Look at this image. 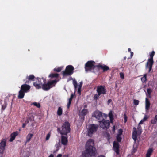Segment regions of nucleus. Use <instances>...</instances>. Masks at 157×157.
<instances>
[{
	"label": "nucleus",
	"mask_w": 157,
	"mask_h": 157,
	"mask_svg": "<svg viewBox=\"0 0 157 157\" xmlns=\"http://www.w3.org/2000/svg\"><path fill=\"white\" fill-rule=\"evenodd\" d=\"M120 76L121 78L122 79H124V74L123 73H122V72L120 73Z\"/></svg>",
	"instance_id": "obj_41"
},
{
	"label": "nucleus",
	"mask_w": 157,
	"mask_h": 157,
	"mask_svg": "<svg viewBox=\"0 0 157 157\" xmlns=\"http://www.w3.org/2000/svg\"><path fill=\"white\" fill-rule=\"evenodd\" d=\"M112 101L111 99H109L108 101V103L109 104Z\"/></svg>",
	"instance_id": "obj_46"
},
{
	"label": "nucleus",
	"mask_w": 157,
	"mask_h": 157,
	"mask_svg": "<svg viewBox=\"0 0 157 157\" xmlns=\"http://www.w3.org/2000/svg\"><path fill=\"white\" fill-rule=\"evenodd\" d=\"M63 67H61L57 68H56L54 69V70L57 72H59L62 69Z\"/></svg>",
	"instance_id": "obj_31"
},
{
	"label": "nucleus",
	"mask_w": 157,
	"mask_h": 157,
	"mask_svg": "<svg viewBox=\"0 0 157 157\" xmlns=\"http://www.w3.org/2000/svg\"><path fill=\"white\" fill-rule=\"evenodd\" d=\"M97 67L102 69L103 71H106L109 69V67L105 65L99 64L97 66Z\"/></svg>",
	"instance_id": "obj_21"
},
{
	"label": "nucleus",
	"mask_w": 157,
	"mask_h": 157,
	"mask_svg": "<svg viewBox=\"0 0 157 157\" xmlns=\"http://www.w3.org/2000/svg\"><path fill=\"white\" fill-rule=\"evenodd\" d=\"M62 112L63 110L62 108L60 107H59L57 112V114L58 116H61L62 114Z\"/></svg>",
	"instance_id": "obj_25"
},
{
	"label": "nucleus",
	"mask_w": 157,
	"mask_h": 157,
	"mask_svg": "<svg viewBox=\"0 0 157 157\" xmlns=\"http://www.w3.org/2000/svg\"><path fill=\"white\" fill-rule=\"evenodd\" d=\"M155 52L154 51H152L150 55V58H149V59H153V57L155 54Z\"/></svg>",
	"instance_id": "obj_36"
},
{
	"label": "nucleus",
	"mask_w": 157,
	"mask_h": 157,
	"mask_svg": "<svg viewBox=\"0 0 157 157\" xmlns=\"http://www.w3.org/2000/svg\"><path fill=\"white\" fill-rule=\"evenodd\" d=\"M6 140L5 139L2 140L0 143V157H2L6 145Z\"/></svg>",
	"instance_id": "obj_12"
},
{
	"label": "nucleus",
	"mask_w": 157,
	"mask_h": 157,
	"mask_svg": "<svg viewBox=\"0 0 157 157\" xmlns=\"http://www.w3.org/2000/svg\"><path fill=\"white\" fill-rule=\"evenodd\" d=\"M147 92L148 94V96L149 97H151V92H152V90L150 88L148 89L147 90Z\"/></svg>",
	"instance_id": "obj_32"
},
{
	"label": "nucleus",
	"mask_w": 157,
	"mask_h": 157,
	"mask_svg": "<svg viewBox=\"0 0 157 157\" xmlns=\"http://www.w3.org/2000/svg\"><path fill=\"white\" fill-rule=\"evenodd\" d=\"M33 136V135L32 134H28L26 137V142H29V141L31 138H32V137Z\"/></svg>",
	"instance_id": "obj_30"
},
{
	"label": "nucleus",
	"mask_w": 157,
	"mask_h": 157,
	"mask_svg": "<svg viewBox=\"0 0 157 157\" xmlns=\"http://www.w3.org/2000/svg\"><path fill=\"white\" fill-rule=\"evenodd\" d=\"M20 91H19V92H18V98L19 99H20Z\"/></svg>",
	"instance_id": "obj_49"
},
{
	"label": "nucleus",
	"mask_w": 157,
	"mask_h": 157,
	"mask_svg": "<svg viewBox=\"0 0 157 157\" xmlns=\"http://www.w3.org/2000/svg\"><path fill=\"white\" fill-rule=\"evenodd\" d=\"M94 141L92 139L88 140L86 144V149L94 150L95 151V149L94 147Z\"/></svg>",
	"instance_id": "obj_6"
},
{
	"label": "nucleus",
	"mask_w": 157,
	"mask_h": 157,
	"mask_svg": "<svg viewBox=\"0 0 157 157\" xmlns=\"http://www.w3.org/2000/svg\"><path fill=\"white\" fill-rule=\"evenodd\" d=\"M142 132V128L140 125L139 124L137 128V132L136 130V128H133V132L132 133V138L135 142H136L137 140V133L139 134H140Z\"/></svg>",
	"instance_id": "obj_5"
},
{
	"label": "nucleus",
	"mask_w": 157,
	"mask_h": 157,
	"mask_svg": "<svg viewBox=\"0 0 157 157\" xmlns=\"http://www.w3.org/2000/svg\"><path fill=\"white\" fill-rule=\"evenodd\" d=\"M50 133H49L47 134V135L46 136V140H49L50 137Z\"/></svg>",
	"instance_id": "obj_40"
},
{
	"label": "nucleus",
	"mask_w": 157,
	"mask_h": 157,
	"mask_svg": "<svg viewBox=\"0 0 157 157\" xmlns=\"http://www.w3.org/2000/svg\"><path fill=\"white\" fill-rule=\"evenodd\" d=\"M123 131L122 129H119L118 130L117 135V139L119 142H120L121 140V135L122 134Z\"/></svg>",
	"instance_id": "obj_18"
},
{
	"label": "nucleus",
	"mask_w": 157,
	"mask_h": 157,
	"mask_svg": "<svg viewBox=\"0 0 157 157\" xmlns=\"http://www.w3.org/2000/svg\"><path fill=\"white\" fill-rule=\"evenodd\" d=\"M88 113V110L86 109H83L81 112L80 114L82 116L86 115Z\"/></svg>",
	"instance_id": "obj_27"
},
{
	"label": "nucleus",
	"mask_w": 157,
	"mask_h": 157,
	"mask_svg": "<svg viewBox=\"0 0 157 157\" xmlns=\"http://www.w3.org/2000/svg\"><path fill=\"white\" fill-rule=\"evenodd\" d=\"M43 83L42 84V89L44 90H48L51 88L55 86V84L56 83V80H54L48 82L47 83H45V79L43 78H42Z\"/></svg>",
	"instance_id": "obj_2"
},
{
	"label": "nucleus",
	"mask_w": 157,
	"mask_h": 157,
	"mask_svg": "<svg viewBox=\"0 0 157 157\" xmlns=\"http://www.w3.org/2000/svg\"><path fill=\"white\" fill-rule=\"evenodd\" d=\"M156 120L155 119V118L154 119H152L151 120V124H156V122H157V121H155Z\"/></svg>",
	"instance_id": "obj_39"
},
{
	"label": "nucleus",
	"mask_w": 157,
	"mask_h": 157,
	"mask_svg": "<svg viewBox=\"0 0 157 157\" xmlns=\"http://www.w3.org/2000/svg\"><path fill=\"white\" fill-rule=\"evenodd\" d=\"M109 117L110 122L111 123H113V115L112 114V112L110 111L109 114Z\"/></svg>",
	"instance_id": "obj_26"
},
{
	"label": "nucleus",
	"mask_w": 157,
	"mask_h": 157,
	"mask_svg": "<svg viewBox=\"0 0 157 157\" xmlns=\"http://www.w3.org/2000/svg\"><path fill=\"white\" fill-rule=\"evenodd\" d=\"M153 60L152 59H148L147 62L146 66V68H149V72H150L152 69V65L153 64Z\"/></svg>",
	"instance_id": "obj_15"
},
{
	"label": "nucleus",
	"mask_w": 157,
	"mask_h": 157,
	"mask_svg": "<svg viewBox=\"0 0 157 157\" xmlns=\"http://www.w3.org/2000/svg\"><path fill=\"white\" fill-rule=\"evenodd\" d=\"M82 83H83L81 81L78 85V93L80 94L81 89V88H82Z\"/></svg>",
	"instance_id": "obj_29"
},
{
	"label": "nucleus",
	"mask_w": 157,
	"mask_h": 157,
	"mask_svg": "<svg viewBox=\"0 0 157 157\" xmlns=\"http://www.w3.org/2000/svg\"><path fill=\"white\" fill-rule=\"evenodd\" d=\"M34 76L33 75H29V76H28L27 77V78L29 80H32L34 79Z\"/></svg>",
	"instance_id": "obj_34"
},
{
	"label": "nucleus",
	"mask_w": 157,
	"mask_h": 157,
	"mask_svg": "<svg viewBox=\"0 0 157 157\" xmlns=\"http://www.w3.org/2000/svg\"><path fill=\"white\" fill-rule=\"evenodd\" d=\"M95 67V63L94 61H89L85 64V68L86 71L93 70Z\"/></svg>",
	"instance_id": "obj_8"
},
{
	"label": "nucleus",
	"mask_w": 157,
	"mask_h": 157,
	"mask_svg": "<svg viewBox=\"0 0 157 157\" xmlns=\"http://www.w3.org/2000/svg\"><path fill=\"white\" fill-rule=\"evenodd\" d=\"M58 74L56 73V74H51L49 75V77L51 78H53V77H58Z\"/></svg>",
	"instance_id": "obj_33"
},
{
	"label": "nucleus",
	"mask_w": 157,
	"mask_h": 157,
	"mask_svg": "<svg viewBox=\"0 0 157 157\" xmlns=\"http://www.w3.org/2000/svg\"><path fill=\"white\" fill-rule=\"evenodd\" d=\"M18 135V132H14L12 133L10 135L11 138L9 140L10 142H12L15 139L16 136Z\"/></svg>",
	"instance_id": "obj_20"
},
{
	"label": "nucleus",
	"mask_w": 157,
	"mask_h": 157,
	"mask_svg": "<svg viewBox=\"0 0 157 157\" xmlns=\"http://www.w3.org/2000/svg\"><path fill=\"white\" fill-rule=\"evenodd\" d=\"M93 116L98 120H99L102 118L103 116H104L105 117H107V115L105 114H102L101 112L96 111L93 113Z\"/></svg>",
	"instance_id": "obj_13"
},
{
	"label": "nucleus",
	"mask_w": 157,
	"mask_h": 157,
	"mask_svg": "<svg viewBox=\"0 0 157 157\" xmlns=\"http://www.w3.org/2000/svg\"><path fill=\"white\" fill-rule=\"evenodd\" d=\"M113 129H114V130H115V126H113Z\"/></svg>",
	"instance_id": "obj_54"
},
{
	"label": "nucleus",
	"mask_w": 157,
	"mask_h": 157,
	"mask_svg": "<svg viewBox=\"0 0 157 157\" xmlns=\"http://www.w3.org/2000/svg\"><path fill=\"white\" fill-rule=\"evenodd\" d=\"M62 155L61 154H59L57 155L56 157H61Z\"/></svg>",
	"instance_id": "obj_47"
},
{
	"label": "nucleus",
	"mask_w": 157,
	"mask_h": 157,
	"mask_svg": "<svg viewBox=\"0 0 157 157\" xmlns=\"http://www.w3.org/2000/svg\"><path fill=\"white\" fill-rule=\"evenodd\" d=\"M73 84L75 90L77 88L78 84L76 81L75 79L73 80Z\"/></svg>",
	"instance_id": "obj_28"
},
{
	"label": "nucleus",
	"mask_w": 157,
	"mask_h": 157,
	"mask_svg": "<svg viewBox=\"0 0 157 157\" xmlns=\"http://www.w3.org/2000/svg\"><path fill=\"white\" fill-rule=\"evenodd\" d=\"M149 117V116L145 114L143 118L141 120V121L139 123V125L143 124V123L145 121H147Z\"/></svg>",
	"instance_id": "obj_23"
},
{
	"label": "nucleus",
	"mask_w": 157,
	"mask_h": 157,
	"mask_svg": "<svg viewBox=\"0 0 157 157\" xmlns=\"http://www.w3.org/2000/svg\"><path fill=\"white\" fill-rule=\"evenodd\" d=\"M98 127V125L92 124L89 125L88 130V135L89 136H91L93 134L96 132Z\"/></svg>",
	"instance_id": "obj_4"
},
{
	"label": "nucleus",
	"mask_w": 157,
	"mask_h": 157,
	"mask_svg": "<svg viewBox=\"0 0 157 157\" xmlns=\"http://www.w3.org/2000/svg\"><path fill=\"white\" fill-rule=\"evenodd\" d=\"M97 91L98 95H100L101 94H105L106 92L104 88L102 86L98 87Z\"/></svg>",
	"instance_id": "obj_16"
},
{
	"label": "nucleus",
	"mask_w": 157,
	"mask_h": 157,
	"mask_svg": "<svg viewBox=\"0 0 157 157\" xmlns=\"http://www.w3.org/2000/svg\"><path fill=\"white\" fill-rule=\"evenodd\" d=\"M68 142L67 138L66 136H62L61 137V142L62 144L63 145H67Z\"/></svg>",
	"instance_id": "obj_22"
},
{
	"label": "nucleus",
	"mask_w": 157,
	"mask_h": 157,
	"mask_svg": "<svg viewBox=\"0 0 157 157\" xmlns=\"http://www.w3.org/2000/svg\"><path fill=\"white\" fill-rule=\"evenodd\" d=\"M71 101H69L68 102V103L67 104V107L68 108H69L70 105H71Z\"/></svg>",
	"instance_id": "obj_43"
},
{
	"label": "nucleus",
	"mask_w": 157,
	"mask_h": 157,
	"mask_svg": "<svg viewBox=\"0 0 157 157\" xmlns=\"http://www.w3.org/2000/svg\"><path fill=\"white\" fill-rule=\"evenodd\" d=\"M124 121L125 123H126L127 121V117L125 114L124 115Z\"/></svg>",
	"instance_id": "obj_42"
},
{
	"label": "nucleus",
	"mask_w": 157,
	"mask_h": 157,
	"mask_svg": "<svg viewBox=\"0 0 157 157\" xmlns=\"http://www.w3.org/2000/svg\"><path fill=\"white\" fill-rule=\"evenodd\" d=\"M25 125H26L25 124L23 123V125H22V127L23 128H24L25 127Z\"/></svg>",
	"instance_id": "obj_51"
},
{
	"label": "nucleus",
	"mask_w": 157,
	"mask_h": 157,
	"mask_svg": "<svg viewBox=\"0 0 157 157\" xmlns=\"http://www.w3.org/2000/svg\"><path fill=\"white\" fill-rule=\"evenodd\" d=\"M30 88L31 87L29 85L26 84H24L21 86L20 90V99L24 97L25 93L28 92Z\"/></svg>",
	"instance_id": "obj_3"
},
{
	"label": "nucleus",
	"mask_w": 157,
	"mask_h": 157,
	"mask_svg": "<svg viewBox=\"0 0 157 157\" xmlns=\"http://www.w3.org/2000/svg\"><path fill=\"white\" fill-rule=\"evenodd\" d=\"M14 98V96L12 95H9L7 96V98L4 101V104L2 105L1 108L2 112H3L4 111L5 108L7 106V103L6 102V101L9 99H10V101L12 102Z\"/></svg>",
	"instance_id": "obj_10"
},
{
	"label": "nucleus",
	"mask_w": 157,
	"mask_h": 157,
	"mask_svg": "<svg viewBox=\"0 0 157 157\" xmlns=\"http://www.w3.org/2000/svg\"><path fill=\"white\" fill-rule=\"evenodd\" d=\"M37 79L38 81L34 82L33 83V85L36 88L39 89L42 87L43 84V81L42 82V78H37Z\"/></svg>",
	"instance_id": "obj_14"
},
{
	"label": "nucleus",
	"mask_w": 157,
	"mask_h": 157,
	"mask_svg": "<svg viewBox=\"0 0 157 157\" xmlns=\"http://www.w3.org/2000/svg\"><path fill=\"white\" fill-rule=\"evenodd\" d=\"M95 154V151L94 150H91L90 149H86L85 151H84L82 153V157H91L94 156Z\"/></svg>",
	"instance_id": "obj_7"
},
{
	"label": "nucleus",
	"mask_w": 157,
	"mask_h": 157,
	"mask_svg": "<svg viewBox=\"0 0 157 157\" xmlns=\"http://www.w3.org/2000/svg\"><path fill=\"white\" fill-rule=\"evenodd\" d=\"M150 105V103L148 99L147 98H145V108L147 112L148 111Z\"/></svg>",
	"instance_id": "obj_19"
},
{
	"label": "nucleus",
	"mask_w": 157,
	"mask_h": 157,
	"mask_svg": "<svg viewBox=\"0 0 157 157\" xmlns=\"http://www.w3.org/2000/svg\"><path fill=\"white\" fill-rule=\"evenodd\" d=\"M33 104L35 106H36L37 107L39 108L40 107V106L39 103L37 102H34Z\"/></svg>",
	"instance_id": "obj_37"
},
{
	"label": "nucleus",
	"mask_w": 157,
	"mask_h": 157,
	"mask_svg": "<svg viewBox=\"0 0 157 157\" xmlns=\"http://www.w3.org/2000/svg\"><path fill=\"white\" fill-rule=\"evenodd\" d=\"M99 95H98V94H96L94 96V98L95 99H97L98 98Z\"/></svg>",
	"instance_id": "obj_45"
},
{
	"label": "nucleus",
	"mask_w": 157,
	"mask_h": 157,
	"mask_svg": "<svg viewBox=\"0 0 157 157\" xmlns=\"http://www.w3.org/2000/svg\"><path fill=\"white\" fill-rule=\"evenodd\" d=\"M100 127L104 129H106L109 127L110 124L108 120L103 119L102 121H99Z\"/></svg>",
	"instance_id": "obj_11"
},
{
	"label": "nucleus",
	"mask_w": 157,
	"mask_h": 157,
	"mask_svg": "<svg viewBox=\"0 0 157 157\" xmlns=\"http://www.w3.org/2000/svg\"><path fill=\"white\" fill-rule=\"evenodd\" d=\"M73 94H72L71 95V96L70 97V98L69 99V101H72V100L73 98Z\"/></svg>",
	"instance_id": "obj_44"
},
{
	"label": "nucleus",
	"mask_w": 157,
	"mask_h": 157,
	"mask_svg": "<svg viewBox=\"0 0 157 157\" xmlns=\"http://www.w3.org/2000/svg\"><path fill=\"white\" fill-rule=\"evenodd\" d=\"M141 80L143 82H145L146 80V75H144V76L141 78Z\"/></svg>",
	"instance_id": "obj_35"
},
{
	"label": "nucleus",
	"mask_w": 157,
	"mask_h": 157,
	"mask_svg": "<svg viewBox=\"0 0 157 157\" xmlns=\"http://www.w3.org/2000/svg\"><path fill=\"white\" fill-rule=\"evenodd\" d=\"M113 147L115 151L117 154H118L119 153V144L117 141H114L113 142Z\"/></svg>",
	"instance_id": "obj_17"
},
{
	"label": "nucleus",
	"mask_w": 157,
	"mask_h": 157,
	"mask_svg": "<svg viewBox=\"0 0 157 157\" xmlns=\"http://www.w3.org/2000/svg\"><path fill=\"white\" fill-rule=\"evenodd\" d=\"M58 130L62 135H67L70 132V125L68 122H65L62 126V128H58Z\"/></svg>",
	"instance_id": "obj_1"
},
{
	"label": "nucleus",
	"mask_w": 157,
	"mask_h": 157,
	"mask_svg": "<svg viewBox=\"0 0 157 157\" xmlns=\"http://www.w3.org/2000/svg\"><path fill=\"white\" fill-rule=\"evenodd\" d=\"M139 101L138 100H136L135 99L133 100L134 104L135 105H138L139 103Z\"/></svg>",
	"instance_id": "obj_38"
},
{
	"label": "nucleus",
	"mask_w": 157,
	"mask_h": 157,
	"mask_svg": "<svg viewBox=\"0 0 157 157\" xmlns=\"http://www.w3.org/2000/svg\"><path fill=\"white\" fill-rule=\"evenodd\" d=\"M48 157H54V156L53 155L51 154L48 156Z\"/></svg>",
	"instance_id": "obj_50"
},
{
	"label": "nucleus",
	"mask_w": 157,
	"mask_h": 157,
	"mask_svg": "<svg viewBox=\"0 0 157 157\" xmlns=\"http://www.w3.org/2000/svg\"><path fill=\"white\" fill-rule=\"evenodd\" d=\"M63 157H67V156L66 155H64L63 156Z\"/></svg>",
	"instance_id": "obj_53"
},
{
	"label": "nucleus",
	"mask_w": 157,
	"mask_h": 157,
	"mask_svg": "<svg viewBox=\"0 0 157 157\" xmlns=\"http://www.w3.org/2000/svg\"><path fill=\"white\" fill-rule=\"evenodd\" d=\"M153 150L151 148L149 149L146 154V157H150L153 152Z\"/></svg>",
	"instance_id": "obj_24"
},
{
	"label": "nucleus",
	"mask_w": 157,
	"mask_h": 157,
	"mask_svg": "<svg viewBox=\"0 0 157 157\" xmlns=\"http://www.w3.org/2000/svg\"><path fill=\"white\" fill-rule=\"evenodd\" d=\"M130 53H131V57H132L133 56V52H130Z\"/></svg>",
	"instance_id": "obj_48"
},
{
	"label": "nucleus",
	"mask_w": 157,
	"mask_h": 157,
	"mask_svg": "<svg viewBox=\"0 0 157 157\" xmlns=\"http://www.w3.org/2000/svg\"><path fill=\"white\" fill-rule=\"evenodd\" d=\"M126 59V58H125H125H124V59Z\"/></svg>",
	"instance_id": "obj_55"
},
{
	"label": "nucleus",
	"mask_w": 157,
	"mask_h": 157,
	"mask_svg": "<svg viewBox=\"0 0 157 157\" xmlns=\"http://www.w3.org/2000/svg\"><path fill=\"white\" fill-rule=\"evenodd\" d=\"M128 50L129 52H130L131 51V49L130 48H128Z\"/></svg>",
	"instance_id": "obj_52"
},
{
	"label": "nucleus",
	"mask_w": 157,
	"mask_h": 157,
	"mask_svg": "<svg viewBox=\"0 0 157 157\" xmlns=\"http://www.w3.org/2000/svg\"><path fill=\"white\" fill-rule=\"evenodd\" d=\"M74 69L72 66L68 65L66 67L65 70L62 72V74L63 75H70L73 73Z\"/></svg>",
	"instance_id": "obj_9"
}]
</instances>
